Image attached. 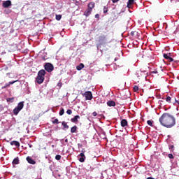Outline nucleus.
I'll list each match as a JSON object with an SVG mask.
<instances>
[{"instance_id": "nucleus-32", "label": "nucleus", "mask_w": 179, "mask_h": 179, "mask_svg": "<svg viewBox=\"0 0 179 179\" xmlns=\"http://www.w3.org/2000/svg\"><path fill=\"white\" fill-rule=\"evenodd\" d=\"M55 159H56V160H61V155H56Z\"/></svg>"}, {"instance_id": "nucleus-1", "label": "nucleus", "mask_w": 179, "mask_h": 179, "mask_svg": "<svg viewBox=\"0 0 179 179\" xmlns=\"http://www.w3.org/2000/svg\"><path fill=\"white\" fill-rule=\"evenodd\" d=\"M159 121L165 128H173L176 125V117L169 113H164L159 117Z\"/></svg>"}, {"instance_id": "nucleus-5", "label": "nucleus", "mask_w": 179, "mask_h": 179, "mask_svg": "<svg viewBox=\"0 0 179 179\" xmlns=\"http://www.w3.org/2000/svg\"><path fill=\"white\" fill-rule=\"evenodd\" d=\"M44 69L47 72H52L54 71V65L51 63H45Z\"/></svg>"}, {"instance_id": "nucleus-23", "label": "nucleus", "mask_w": 179, "mask_h": 179, "mask_svg": "<svg viewBox=\"0 0 179 179\" xmlns=\"http://www.w3.org/2000/svg\"><path fill=\"white\" fill-rule=\"evenodd\" d=\"M6 100H7V101H8V103H13V101H15V98H14V97L8 98Z\"/></svg>"}, {"instance_id": "nucleus-21", "label": "nucleus", "mask_w": 179, "mask_h": 179, "mask_svg": "<svg viewBox=\"0 0 179 179\" xmlns=\"http://www.w3.org/2000/svg\"><path fill=\"white\" fill-rule=\"evenodd\" d=\"M103 13H108V6H103Z\"/></svg>"}, {"instance_id": "nucleus-51", "label": "nucleus", "mask_w": 179, "mask_h": 179, "mask_svg": "<svg viewBox=\"0 0 179 179\" xmlns=\"http://www.w3.org/2000/svg\"><path fill=\"white\" fill-rule=\"evenodd\" d=\"M73 1H76V0H73Z\"/></svg>"}, {"instance_id": "nucleus-46", "label": "nucleus", "mask_w": 179, "mask_h": 179, "mask_svg": "<svg viewBox=\"0 0 179 179\" xmlns=\"http://www.w3.org/2000/svg\"><path fill=\"white\" fill-rule=\"evenodd\" d=\"M153 73H157V71H153Z\"/></svg>"}, {"instance_id": "nucleus-48", "label": "nucleus", "mask_w": 179, "mask_h": 179, "mask_svg": "<svg viewBox=\"0 0 179 179\" xmlns=\"http://www.w3.org/2000/svg\"><path fill=\"white\" fill-rule=\"evenodd\" d=\"M33 145H29L30 148H32Z\"/></svg>"}, {"instance_id": "nucleus-37", "label": "nucleus", "mask_w": 179, "mask_h": 179, "mask_svg": "<svg viewBox=\"0 0 179 179\" xmlns=\"http://www.w3.org/2000/svg\"><path fill=\"white\" fill-rule=\"evenodd\" d=\"M95 19H100V15L96 14L95 15Z\"/></svg>"}, {"instance_id": "nucleus-15", "label": "nucleus", "mask_w": 179, "mask_h": 179, "mask_svg": "<svg viewBox=\"0 0 179 179\" xmlns=\"http://www.w3.org/2000/svg\"><path fill=\"white\" fill-rule=\"evenodd\" d=\"M85 68V64L83 63H80L78 66H76L77 71H82Z\"/></svg>"}, {"instance_id": "nucleus-18", "label": "nucleus", "mask_w": 179, "mask_h": 179, "mask_svg": "<svg viewBox=\"0 0 179 179\" xmlns=\"http://www.w3.org/2000/svg\"><path fill=\"white\" fill-rule=\"evenodd\" d=\"M62 124L64 127L63 129H69V126L66 124V122H62Z\"/></svg>"}, {"instance_id": "nucleus-45", "label": "nucleus", "mask_w": 179, "mask_h": 179, "mask_svg": "<svg viewBox=\"0 0 179 179\" xmlns=\"http://www.w3.org/2000/svg\"><path fill=\"white\" fill-rule=\"evenodd\" d=\"M65 142L68 143V138L65 139Z\"/></svg>"}, {"instance_id": "nucleus-11", "label": "nucleus", "mask_w": 179, "mask_h": 179, "mask_svg": "<svg viewBox=\"0 0 179 179\" xmlns=\"http://www.w3.org/2000/svg\"><path fill=\"white\" fill-rule=\"evenodd\" d=\"M92 10H91L90 8H87V9L85 11L84 15H85V16H87V17L90 16V14L92 13Z\"/></svg>"}, {"instance_id": "nucleus-28", "label": "nucleus", "mask_w": 179, "mask_h": 179, "mask_svg": "<svg viewBox=\"0 0 179 179\" xmlns=\"http://www.w3.org/2000/svg\"><path fill=\"white\" fill-rule=\"evenodd\" d=\"M16 82H17V80L10 81L9 83H8V84L9 85V86H10V85H13L14 83H16Z\"/></svg>"}, {"instance_id": "nucleus-14", "label": "nucleus", "mask_w": 179, "mask_h": 179, "mask_svg": "<svg viewBox=\"0 0 179 179\" xmlns=\"http://www.w3.org/2000/svg\"><path fill=\"white\" fill-rule=\"evenodd\" d=\"M27 161L29 164H36V161L34 159H32L30 157H27Z\"/></svg>"}, {"instance_id": "nucleus-7", "label": "nucleus", "mask_w": 179, "mask_h": 179, "mask_svg": "<svg viewBox=\"0 0 179 179\" xmlns=\"http://www.w3.org/2000/svg\"><path fill=\"white\" fill-rule=\"evenodd\" d=\"M78 159L79 162H80V163H85V160H86V156H85V154L80 153L78 156Z\"/></svg>"}, {"instance_id": "nucleus-44", "label": "nucleus", "mask_w": 179, "mask_h": 179, "mask_svg": "<svg viewBox=\"0 0 179 179\" xmlns=\"http://www.w3.org/2000/svg\"><path fill=\"white\" fill-rule=\"evenodd\" d=\"M6 75L7 76H9L10 75V73H7Z\"/></svg>"}, {"instance_id": "nucleus-27", "label": "nucleus", "mask_w": 179, "mask_h": 179, "mask_svg": "<svg viewBox=\"0 0 179 179\" xmlns=\"http://www.w3.org/2000/svg\"><path fill=\"white\" fill-rule=\"evenodd\" d=\"M147 124L150 125V127H153V122H152V120H148Z\"/></svg>"}, {"instance_id": "nucleus-34", "label": "nucleus", "mask_w": 179, "mask_h": 179, "mask_svg": "<svg viewBox=\"0 0 179 179\" xmlns=\"http://www.w3.org/2000/svg\"><path fill=\"white\" fill-rule=\"evenodd\" d=\"M168 157H169V159H174V156L173 155V154H169V155H168Z\"/></svg>"}, {"instance_id": "nucleus-43", "label": "nucleus", "mask_w": 179, "mask_h": 179, "mask_svg": "<svg viewBox=\"0 0 179 179\" xmlns=\"http://www.w3.org/2000/svg\"><path fill=\"white\" fill-rule=\"evenodd\" d=\"M81 153H83V155H85V149H83L82 150H81Z\"/></svg>"}, {"instance_id": "nucleus-25", "label": "nucleus", "mask_w": 179, "mask_h": 179, "mask_svg": "<svg viewBox=\"0 0 179 179\" xmlns=\"http://www.w3.org/2000/svg\"><path fill=\"white\" fill-rule=\"evenodd\" d=\"M64 113H65V110H64V108H62L59 111V115H64Z\"/></svg>"}, {"instance_id": "nucleus-9", "label": "nucleus", "mask_w": 179, "mask_h": 179, "mask_svg": "<svg viewBox=\"0 0 179 179\" xmlns=\"http://www.w3.org/2000/svg\"><path fill=\"white\" fill-rule=\"evenodd\" d=\"M120 124L121 127H122L123 128L125 127H128V121L125 119L122 120Z\"/></svg>"}, {"instance_id": "nucleus-13", "label": "nucleus", "mask_w": 179, "mask_h": 179, "mask_svg": "<svg viewBox=\"0 0 179 179\" xmlns=\"http://www.w3.org/2000/svg\"><path fill=\"white\" fill-rule=\"evenodd\" d=\"M107 106H108V107H115V101H108L107 102Z\"/></svg>"}, {"instance_id": "nucleus-40", "label": "nucleus", "mask_w": 179, "mask_h": 179, "mask_svg": "<svg viewBox=\"0 0 179 179\" xmlns=\"http://www.w3.org/2000/svg\"><path fill=\"white\" fill-rule=\"evenodd\" d=\"M169 149H170L171 150H174V145H171V146H169Z\"/></svg>"}, {"instance_id": "nucleus-16", "label": "nucleus", "mask_w": 179, "mask_h": 179, "mask_svg": "<svg viewBox=\"0 0 179 179\" xmlns=\"http://www.w3.org/2000/svg\"><path fill=\"white\" fill-rule=\"evenodd\" d=\"M10 145H15V146H17V148H19L20 146V143L18 141H12L10 143Z\"/></svg>"}, {"instance_id": "nucleus-38", "label": "nucleus", "mask_w": 179, "mask_h": 179, "mask_svg": "<svg viewBox=\"0 0 179 179\" xmlns=\"http://www.w3.org/2000/svg\"><path fill=\"white\" fill-rule=\"evenodd\" d=\"M168 59L169 60V62H173V61H174V59H173L171 57H169V58Z\"/></svg>"}, {"instance_id": "nucleus-2", "label": "nucleus", "mask_w": 179, "mask_h": 179, "mask_svg": "<svg viewBox=\"0 0 179 179\" xmlns=\"http://www.w3.org/2000/svg\"><path fill=\"white\" fill-rule=\"evenodd\" d=\"M45 79V70L41 69L38 72V76L36 78L35 82L38 83V85H41L44 80Z\"/></svg>"}, {"instance_id": "nucleus-10", "label": "nucleus", "mask_w": 179, "mask_h": 179, "mask_svg": "<svg viewBox=\"0 0 179 179\" xmlns=\"http://www.w3.org/2000/svg\"><path fill=\"white\" fill-rule=\"evenodd\" d=\"M87 6H88V9H91L92 10H93V8H94V6H96V3L92 1L88 3Z\"/></svg>"}, {"instance_id": "nucleus-50", "label": "nucleus", "mask_w": 179, "mask_h": 179, "mask_svg": "<svg viewBox=\"0 0 179 179\" xmlns=\"http://www.w3.org/2000/svg\"><path fill=\"white\" fill-rule=\"evenodd\" d=\"M52 147L54 148V145H52Z\"/></svg>"}, {"instance_id": "nucleus-22", "label": "nucleus", "mask_w": 179, "mask_h": 179, "mask_svg": "<svg viewBox=\"0 0 179 179\" xmlns=\"http://www.w3.org/2000/svg\"><path fill=\"white\" fill-rule=\"evenodd\" d=\"M13 164H19V157L15 158L13 159Z\"/></svg>"}, {"instance_id": "nucleus-8", "label": "nucleus", "mask_w": 179, "mask_h": 179, "mask_svg": "<svg viewBox=\"0 0 179 179\" xmlns=\"http://www.w3.org/2000/svg\"><path fill=\"white\" fill-rule=\"evenodd\" d=\"M9 6H12V1L10 0H7L3 3V8H9Z\"/></svg>"}, {"instance_id": "nucleus-42", "label": "nucleus", "mask_w": 179, "mask_h": 179, "mask_svg": "<svg viewBox=\"0 0 179 179\" xmlns=\"http://www.w3.org/2000/svg\"><path fill=\"white\" fill-rule=\"evenodd\" d=\"M83 145L82 144H80V143H78V148H83Z\"/></svg>"}, {"instance_id": "nucleus-6", "label": "nucleus", "mask_w": 179, "mask_h": 179, "mask_svg": "<svg viewBox=\"0 0 179 179\" xmlns=\"http://www.w3.org/2000/svg\"><path fill=\"white\" fill-rule=\"evenodd\" d=\"M82 96L83 97H85V100H92L93 99V94H92V92L87 91L82 94Z\"/></svg>"}, {"instance_id": "nucleus-24", "label": "nucleus", "mask_w": 179, "mask_h": 179, "mask_svg": "<svg viewBox=\"0 0 179 179\" xmlns=\"http://www.w3.org/2000/svg\"><path fill=\"white\" fill-rule=\"evenodd\" d=\"M62 19V15H56V20H61Z\"/></svg>"}, {"instance_id": "nucleus-41", "label": "nucleus", "mask_w": 179, "mask_h": 179, "mask_svg": "<svg viewBox=\"0 0 179 179\" xmlns=\"http://www.w3.org/2000/svg\"><path fill=\"white\" fill-rule=\"evenodd\" d=\"M113 3H117V2H118V1L120 0H111Z\"/></svg>"}, {"instance_id": "nucleus-26", "label": "nucleus", "mask_w": 179, "mask_h": 179, "mask_svg": "<svg viewBox=\"0 0 179 179\" xmlns=\"http://www.w3.org/2000/svg\"><path fill=\"white\" fill-rule=\"evenodd\" d=\"M133 89L134 92H138L139 90V87H138V85H134Z\"/></svg>"}, {"instance_id": "nucleus-33", "label": "nucleus", "mask_w": 179, "mask_h": 179, "mask_svg": "<svg viewBox=\"0 0 179 179\" xmlns=\"http://www.w3.org/2000/svg\"><path fill=\"white\" fill-rule=\"evenodd\" d=\"M135 34H138V31H134L131 32V36H135Z\"/></svg>"}, {"instance_id": "nucleus-19", "label": "nucleus", "mask_w": 179, "mask_h": 179, "mask_svg": "<svg viewBox=\"0 0 179 179\" xmlns=\"http://www.w3.org/2000/svg\"><path fill=\"white\" fill-rule=\"evenodd\" d=\"M78 129V127L77 126H74L73 127L71 128V134H75V132H76Z\"/></svg>"}, {"instance_id": "nucleus-12", "label": "nucleus", "mask_w": 179, "mask_h": 179, "mask_svg": "<svg viewBox=\"0 0 179 179\" xmlns=\"http://www.w3.org/2000/svg\"><path fill=\"white\" fill-rule=\"evenodd\" d=\"M79 118H80V116L76 115L73 117V118L71 119V122H74L75 124H76V122H78V120H79Z\"/></svg>"}, {"instance_id": "nucleus-31", "label": "nucleus", "mask_w": 179, "mask_h": 179, "mask_svg": "<svg viewBox=\"0 0 179 179\" xmlns=\"http://www.w3.org/2000/svg\"><path fill=\"white\" fill-rule=\"evenodd\" d=\"M9 84L8 83H6L4 86L2 87L1 89H6V87H9Z\"/></svg>"}, {"instance_id": "nucleus-30", "label": "nucleus", "mask_w": 179, "mask_h": 179, "mask_svg": "<svg viewBox=\"0 0 179 179\" xmlns=\"http://www.w3.org/2000/svg\"><path fill=\"white\" fill-rule=\"evenodd\" d=\"M164 58H165V59H169V58H170V56H169V55L167 54H164Z\"/></svg>"}, {"instance_id": "nucleus-36", "label": "nucleus", "mask_w": 179, "mask_h": 179, "mask_svg": "<svg viewBox=\"0 0 179 179\" xmlns=\"http://www.w3.org/2000/svg\"><path fill=\"white\" fill-rule=\"evenodd\" d=\"M57 86H58V87H62V83H57Z\"/></svg>"}, {"instance_id": "nucleus-47", "label": "nucleus", "mask_w": 179, "mask_h": 179, "mask_svg": "<svg viewBox=\"0 0 179 179\" xmlns=\"http://www.w3.org/2000/svg\"><path fill=\"white\" fill-rule=\"evenodd\" d=\"M6 70H7L8 69V67H6V69H5Z\"/></svg>"}, {"instance_id": "nucleus-29", "label": "nucleus", "mask_w": 179, "mask_h": 179, "mask_svg": "<svg viewBox=\"0 0 179 179\" xmlns=\"http://www.w3.org/2000/svg\"><path fill=\"white\" fill-rule=\"evenodd\" d=\"M66 114H68L69 115H71V114H72V110L68 109L66 111Z\"/></svg>"}, {"instance_id": "nucleus-17", "label": "nucleus", "mask_w": 179, "mask_h": 179, "mask_svg": "<svg viewBox=\"0 0 179 179\" xmlns=\"http://www.w3.org/2000/svg\"><path fill=\"white\" fill-rule=\"evenodd\" d=\"M106 40V36H101L99 37V43H103Z\"/></svg>"}, {"instance_id": "nucleus-35", "label": "nucleus", "mask_w": 179, "mask_h": 179, "mask_svg": "<svg viewBox=\"0 0 179 179\" xmlns=\"http://www.w3.org/2000/svg\"><path fill=\"white\" fill-rule=\"evenodd\" d=\"M59 122H58V119H55V120L52 121V124H59Z\"/></svg>"}, {"instance_id": "nucleus-20", "label": "nucleus", "mask_w": 179, "mask_h": 179, "mask_svg": "<svg viewBox=\"0 0 179 179\" xmlns=\"http://www.w3.org/2000/svg\"><path fill=\"white\" fill-rule=\"evenodd\" d=\"M134 2H135V0H129L127 3V6H132V5H134Z\"/></svg>"}, {"instance_id": "nucleus-39", "label": "nucleus", "mask_w": 179, "mask_h": 179, "mask_svg": "<svg viewBox=\"0 0 179 179\" xmlns=\"http://www.w3.org/2000/svg\"><path fill=\"white\" fill-rule=\"evenodd\" d=\"M92 115H93L94 117H96V116H97V112H93V113H92Z\"/></svg>"}, {"instance_id": "nucleus-4", "label": "nucleus", "mask_w": 179, "mask_h": 179, "mask_svg": "<svg viewBox=\"0 0 179 179\" xmlns=\"http://www.w3.org/2000/svg\"><path fill=\"white\" fill-rule=\"evenodd\" d=\"M164 100H166L167 103H171L172 104H179L178 101H177V99H176V96H173L171 94L170 96L167 95L166 98H163Z\"/></svg>"}, {"instance_id": "nucleus-3", "label": "nucleus", "mask_w": 179, "mask_h": 179, "mask_svg": "<svg viewBox=\"0 0 179 179\" xmlns=\"http://www.w3.org/2000/svg\"><path fill=\"white\" fill-rule=\"evenodd\" d=\"M24 107V101H21L18 103L17 107L14 108L13 110L14 115H17L19 114V112L23 110Z\"/></svg>"}, {"instance_id": "nucleus-49", "label": "nucleus", "mask_w": 179, "mask_h": 179, "mask_svg": "<svg viewBox=\"0 0 179 179\" xmlns=\"http://www.w3.org/2000/svg\"><path fill=\"white\" fill-rule=\"evenodd\" d=\"M143 54H145V52H146L143 51Z\"/></svg>"}]
</instances>
